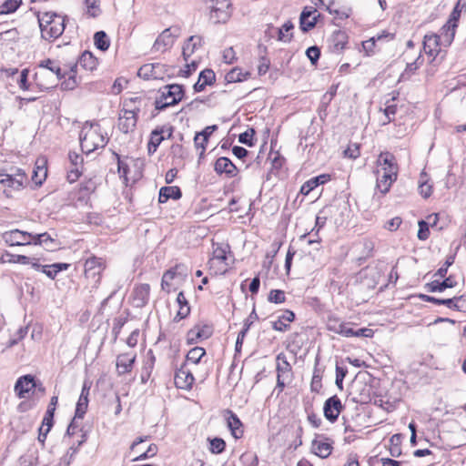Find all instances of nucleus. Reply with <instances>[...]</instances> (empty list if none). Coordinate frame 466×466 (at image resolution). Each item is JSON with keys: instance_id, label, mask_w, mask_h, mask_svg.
Listing matches in <instances>:
<instances>
[{"instance_id": "2eb2a0df", "label": "nucleus", "mask_w": 466, "mask_h": 466, "mask_svg": "<svg viewBox=\"0 0 466 466\" xmlns=\"http://www.w3.org/2000/svg\"><path fill=\"white\" fill-rule=\"evenodd\" d=\"M137 114L132 110L123 108L118 118V128L121 132L127 134L134 130L137 122Z\"/></svg>"}, {"instance_id": "b1692460", "label": "nucleus", "mask_w": 466, "mask_h": 466, "mask_svg": "<svg viewBox=\"0 0 466 466\" xmlns=\"http://www.w3.org/2000/svg\"><path fill=\"white\" fill-rule=\"evenodd\" d=\"M203 39L200 35H191L185 42L182 48V55L185 61L194 54V52L202 46Z\"/></svg>"}, {"instance_id": "c9c22d12", "label": "nucleus", "mask_w": 466, "mask_h": 466, "mask_svg": "<svg viewBox=\"0 0 466 466\" xmlns=\"http://www.w3.org/2000/svg\"><path fill=\"white\" fill-rule=\"evenodd\" d=\"M250 76L249 72H244L239 67H234L225 76V80L228 83L242 82Z\"/></svg>"}, {"instance_id": "473e14b6", "label": "nucleus", "mask_w": 466, "mask_h": 466, "mask_svg": "<svg viewBox=\"0 0 466 466\" xmlns=\"http://www.w3.org/2000/svg\"><path fill=\"white\" fill-rule=\"evenodd\" d=\"M155 361H156V357H155L153 351L150 350L147 353V359L144 361V365L142 368V372H141L142 382H147L148 380V379L150 378V375L154 369Z\"/></svg>"}, {"instance_id": "4be33fe9", "label": "nucleus", "mask_w": 466, "mask_h": 466, "mask_svg": "<svg viewBox=\"0 0 466 466\" xmlns=\"http://www.w3.org/2000/svg\"><path fill=\"white\" fill-rule=\"evenodd\" d=\"M330 179L331 176L329 174H321L319 176L311 177L301 186L299 192L302 195L307 196L317 187H319V185H324Z\"/></svg>"}, {"instance_id": "cd10ccee", "label": "nucleus", "mask_w": 466, "mask_h": 466, "mask_svg": "<svg viewBox=\"0 0 466 466\" xmlns=\"http://www.w3.org/2000/svg\"><path fill=\"white\" fill-rule=\"evenodd\" d=\"M277 377L291 379V365L287 360L286 355L281 352L278 354L277 358Z\"/></svg>"}, {"instance_id": "13d9d810", "label": "nucleus", "mask_w": 466, "mask_h": 466, "mask_svg": "<svg viewBox=\"0 0 466 466\" xmlns=\"http://www.w3.org/2000/svg\"><path fill=\"white\" fill-rule=\"evenodd\" d=\"M342 324L343 321H340L338 318L329 317L327 321V328L329 331L339 334Z\"/></svg>"}, {"instance_id": "9d476101", "label": "nucleus", "mask_w": 466, "mask_h": 466, "mask_svg": "<svg viewBox=\"0 0 466 466\" xmlns=\"http://www.w3.org/2000/svg\"><path fill=\"white\" fill-rule=\"evenodd\" d=\"M444 34L445 33H442L441 35H439L431 33L424 35L423 50L427 55L436 57L441 51V43L444 46H448L444 41Z\"/></svg>"}, {"instance_id": "680f3d73", "label": "nucleus", "mask_w": 466, "mask_h": 466, "mask_svg": "<svg viewBox=\"0 0 466 466\" xmlns=\"http://www.w3.org/2000/svg\"><path fill=\"white\" fill-rule=\"evenodd\" d=\"M5 256L8 257L7 261L10 263H19V264L27 265L30 263V260H31V258L29 257H26L25 255H15V254L6 253Z\"/></svg>"}, {"instance_id": "338daca9", "label": "nucleus", "mask_w": 466, "mask_h": 466, "mask_svg": "<svg viewBox=\"0 0 466 466\" xmlns=\"http://www.w3.org/2000/svg\"><path fill=\"white\" fill-rule=\"evenodd\" d=\"M157 452V446L154 443L150 444L147 450L137 456L134 461H143L155 456Z\"/></svg>"}, {"instance_id": "2f4dec72", "label": "nucleus", "mask_w": 466, "mask_h": 466, "mask_svg": "<svg viewBox=\"0 0 466 466\" xmlns=\"http://www.w3.org/2000/svg\"><path fill=\"white\" fill-rule=\"evenodd\" d=\"M104 267L101 258L91 257L85 262V273L86 276L95 277L96 275H100Z\"/></svg>"}, {"instance_id": "5701e85b", "label": "nucleus", "mask_w": 466, "mask_h": 466, "mask_svg": "<svg viewBox=\"0 0 466 466\" xmlns=\"http://www.w3.org/2000/svg\"><path fill=\"white\" fill-rule=\"evenodd\" d=\"M216 79V75L212 69H204L198 76V80L193 86L195 92H201L207 86H211Z\"/></svg>"}, {"instance_id": "a878e982", "label": "nucleus", "mask_w": 466, "mask_h": 466, "mask_svg": "<svg viewBox=\"0 0 466 466\" xmlns=\"http://www.w3.org/2000/svg\"><path fill=\"white\" fill-rule=\"evenodd\" d=\"M165 128L166 127L163 126L158 127L151 131L150 138L147 143V151L149 155L154 154L157 151L159 145L162 143V141L166 138L163 135L165 132Z\"/></svg>"}, {"instance_id": "9b49d317", "label": "nucleus", "mask_w": 466, "mask_h": 466, "mask_svg": "<svg viewBox=\"0 0 466 466\" xmlns=\"http://www.w3.org/2000/svg\"><path fill=\"white\" fill-rule=\"evenodd\" d=\"M342 409L343 405L339 398L337 395H334L327 399L324 402L323 413L329 421L335 422L338 420V417Z\"/></svg>"}, {"instance_id": "1a4fd4ad", "label": "nucleus", "mask_w": 466, "mask_h": 466, "mask_svg": "<svg viewBox=\"0 0 466 466\" xmlns=\"http://www.w3.org/2000/svg\"><path fill=\"white\" fill-rule=\"evenodd\" d=\"M320 17V14L318 13L317 9L313 6H306L302 10L299 16V28L302 32L306 33L313 29L318 19Z\"/></svg>"}, {"instance_id": "4c0bfd02", "label": "nucleus", "mask_w": 466, "mask_h": 466, "mask_svg": "<svg viewBox=\"0 0 466 466\" xmlns=\"http://www.w3.org/2000/svg\"><path fill=\"white\" fill-rule=\"evenodd\" d=\"M39 67L48 69L50 72L54 73L56 76L57 80H60L65 76V75L62 74V69L59 65L52 59L47 58L42 60L39 63Z\"/></svg>"}, {"instance_id": "7c9ffc66", "label": "nucleus", "mask_w": 466, "mask_h": 466, "mask_svg": "<svg viewBox=\"0 0 466 466\" xmlns=\"http://www.w3.org/2000/svg\"><path fill=\"white\" fill-rule=\"evenodd\" d=\"M457 282L451 276L445 278L441 282L438 280L431 281L426 285V289L430 292H442L446 289L454 288Z\"/></svg>"}, {"instance_id": "423d86ee", "label": "nucleus", "mask_w": 466, "mask_h": 466, "mask_svg": "<svg viewBox=\"0 0 466 466\" xmlns=\"http://www.w3.org/2000/svg\"><path fill=\"white\" fill-rule=\"evenodd\" d=\"M179 35L178 27H168L162 31L157 37L152 46L153 52L164 53L170 49Z\"/></svg>"}, {"instance_id": "72a5a7b5", "label": "nucleus", "mask_w": 466, "mask_h": 466, "mask_svg": "<svg viewBox=\"0 0 466 466\" xmlns=\"http://www.w3.org/2000/svg\"><path fill=\"white\" fill-rule=\"evenodd\" d=\"M347 39L348 36L344 32H334L330 38L332 51L337 53L342 51L347 44Z\"/></svg>"}, {"instance_id": "603ef678", "label": "nucleus", "mask_w": 466, "mask_h": 466, "mask_svg": "<svg viewBox=\"0 0 466 466\" xmlns=\"http://www.w3.org/2000/svg\"><path fill=\"white\" fill-rule=\"evenodd\" d=\"M420 298L425 302H431V303H434L437 305H445L449 309H451V307H452L451 299H437L435 297L429 296V295H420Z\"/></svg>"}, {"instance_id": "bf43d9fd", "label": "nucleus", "mask_w": 466, "mask_h": 466, "mask_svg": "<svg viewBox=\"0 0 466 466\" xmlns=\"http://www.w3.org/2000/svg\"><path fill=\"white\" fill-rule=\"evenodd\" d=\"M452 300V309L458 311H466V296L454 297Z\"/></svg>"}, {"instance_id": "37998d69", "label": "nucleus", "mask_w": 466, "mask_h": 466, "mask_svg": "<svg viewBox=\"0 0 466 466\" xmlns=\"http://www.w3.org/2000/svg\"><path fill=\"white\" fill-rule=\"evenodd\" d=\"M205 354V349L201 347H195L187 352L186 356V361H190L194 364H198Z\"/></svg>"}, {"instance_id": "a211bd4d", "label": "nucleus", "mask_w": 466, "mask_h": 466, "mask_svg": "<svg viewBox=\"0 0 466 466\" xmlns=\"http://www.w3.org/2000/svg\"><path fill=\"white\" fill-rule=\"evenodd\" d=\"M164 67L165 66L159 63L146 64L139 68L137 75L139 77L146 80L150 78H162L164 74Z\"/></svg>"}, {"instance_id": "4d7b16f0", "label": "nucleus", "mask_w": 466, "mask_h": 466, "mask_svg": "<svg viewBox=\"0 0 466 466\" xmlns=\"http://www.w3.org/2000/svg\"><path fill=\"white\" fill-rule=\"evenodd\" d=\"M306 55L312 65H316L320 56V50L317 46H312L306 50Z\"/></svg>"}, {"instance_id": "0eeeda50", "label": "nucleus", "mask_w": 466, "mask_h": 466, "mask_svg": "<svg viewBox=\"0 0 466 466\" xmlns=\"http://www.w3.org/2000/svg\"><path fill=\"white\" fill-rule=\"evenodd\" d=\"M230 3L229 0H216L215 5H210V20L214 24L226 23L230 15Z\"/></svg>"}, {"instance_id": "f704fd0d", "label": "nucleus", "mask_w": 466, "mask_h": 466, "mask_svg": "<svg viewBox=\"0 0 466 466\" xmlns=\"http://www.w3.org/2000/svg\"><path fill=\"white\" fill-rule=\"evenodd\" d=\"M97 60L89 51H85L79 57L76 66H79L86 70L92 71L96 67Z\"/></svg>"}, {"instance_id": "393cba45", "label": "nucleus", "mask_w": 466, "mask_h": 466, "mask_svg": "<svg viewBox=\"0 0 466 466\" xmlns=\"http://www.w3.org/2000/svg\"><path fill=\"white\" fill-rule=\"evenodd\" d=\"M228 417L227 418L228 427L235 439H240L243 436L242 422L239 418L230 410H227Z\"/></svg>"}, {"instance_id": "e2e57ef3", "label": "nucleus", "mask_w": 466, "mask_h": 466, "mask_svg": "<svg viewBox=\"0 0 466 466\" xmlns=\"http://www.w3.org/2000/svg\"><path fill=\"white\" fill-rule=\"evenodd\" d=\"M454 260H455L454 256H449L446 258L444 264L437 270V272L435 273V276H439L440 278H445L449 267H451L454 263Z\"/></svg>"}, {"instance_id": "f3484780", "label": "nucleus", "mask_w": 466, "mask_h": 466, "mask_svg": "<svg viewBox=\"0 0 466 466\" xmlns=\"http://www.w3.org/2000/svg\"><path fill=\"white\" fill-rule=\"evenodd\" d=\"M187 275V268L183 265V264H179V265H176L174 268L168 269L167 272H165V274L163 275L162 277V280H161V287H162V289H167L169 285H170V281L176 278H177L178 279L182 280L184 279Z\"/></svg>"}, {"instance_id": "39448f33", "label": "nucleus", "mask_w": 466, "mask_h": 466, "mask_svg": "<svg viewBox=\"0 0 466 466\" xmlns=\"http://www.w3.org/2000/svg\"><path fill=\"white\" fill-rule=\"evenodd\" d=\"M26 180V175L22 169H17L15 174L0 172V183L8 187L4 190L6 197H11V189L21 190Z\"/></svg>"}, {"instance_id": "052dcab7", "label": "nucleus", "mask_w": 466, "mask_h": 466, "mask_svg": "<svg viewBox=\"0 0 466 466\" xmlns=\"http://www.w3.org/2000/svg\"><path fill=\"white\" fill-rule=\"evenodd\" d=\"M97 0H85L87 8V13L92 17H96L100 14V9L97 5Z\"/></svg>"}, {"instance_id": "de8ad7c7", "label": "nucleus", "mask_w": 466, "mask_h": 466, "mask_svg": "<svg viewBox=\"0 0 466 466\" xmlns=\"http://www.w3.org/2000/svg\"><path fill=\"white\" fill-rule=\"evenodd\" d=\"M22 0H5L0 5V13L1 14H9L17 10L19 5H21Z\"/></svg>"}, {"instance_id": "dca6fc26", "label": "nucleus", "mask_w": 466, "mask_h": 466, "mask_svg": "<svg viewBox=\"0 0 466 466\" xmlns=\"http://www.w3.org/2000/svg\"><path fill=\"white\" fill-rule=\"evenodd\" d=\"M214 170L217 174H225L226 177L229 178L235 177L238 173L237 167L228 157H220L216 160Z\"/></svg>"}, {"instance_id": "6e6552de", "label": "nucleus", "mask_w": 466, "mask_h": 466, "mask_svg": "<svg viewBox=\"0 0 466 466\" xmlns=\"http://www.w3.org/2000/svg\"><path fill=\"white\" fill-rule=\"evenodd\" d=\"M2 238L9 246H26L33 244V234L19 229L6 231L3 233Z\"/></svg>"}, {"instance_id": "69168bd1", "label": "nucleus", "mask_w": 466, "mask_h": 466, "mask_svg": "<svg viewBox=\"0 0 466 466\" xmlns=\"http://www.w3.org/2000/svg\"><path fill=\"white\" fill-rule=\"evenodd\" d=\"M397 112V106L395 104H390V101L387 102V106L384 108V115L387 117V121L383 124H387L391 122L394 119V116Z\"/></svg>"}, {"instance_id": "c756f323", "label": "nucleus", "mask_w": 466, "mask_h": 466, "mask_svg": "<svg viewBox=\"0 0 466 466\" xmlns=\"http://www.w3.org/2000/svg\"><path fill=\"white\" fill-rule=\"evenodd\" d=\"M312 450L317 456L325 459L330 455L332 445L327 440L317 439L312 441Z\"/></svg>"}, {"instance_id": "ddd939ff", "label": "nucleus", "mask_w": 466, "mask_h": 466, "mask_svg": "<svg viewBox=\"0 0 466 466\" xmlns=\"http://www.w3.org/2000/svg\"><path fill=\"white\" fill-rule=\"evenodd\" d=\"M462 0H459L457 5H455L453 11L451 14L450 19L448 21V25H445L442 27V30L445 31L444 34V41L447 45H451L453 41L454 35H455V28L457 27V21L459 20L461 9L460 5L461 4Z\"/></svg>"}, {"instance_id": "f257e3e1", "label": "nucleus", "mask_w": 466, "mask_h": 466, "mask_svg": "<svg viewBox=\"0 0 466 466\" xmlns=\"http://www.w3.org/2000/svg\"><path fill=\"white\" fill-rule=\"evenodd\" d=\"M377 165L376 187L382 194H386L398 177V163L394 155L387 151L379 155Z\"/></svg>"}, {"instance_id": "09e8293b", "label": "nucleus", "mask_w": 466, "mask_h": 466, "mask_svg": "<svg viewBox=\"0 0 466 466\" xmlns=\"http://www.w3.org/2000/svg\"><path fill=\"white\" fill-rule=\"evenodd\" d=\"M34 245H46L47 248H52L50 244L54 243V239L47 232L33 235Z\"/></svg>"}, {"instance_id": "c03bdc74", "label": "nucleus", "mask_w": 466, "mask_h": 466, "mask_svg": "<svg viewBox=\"0 0 466 466\" xmlns=\"http://www.w3.org/2000/svg\"><path fill=\"white\" fill-rule=\"evenodd\" d=\"M46 175L47 170L44 165L36 166V167L33 171L32 180L35 182V185L41 186L43 182L46 180Z\"/></svg>"}, {"instance_id": "f03ea898", "label": "nucleus", "mask_w": 466, "mask_h": 466, "mask_svg": "<svg viewBox=\"0 0 466 466\" xmlns=\"http://www.w3.org/2000/svg\"><path fill=\"white\" fill-rule=\"evenodd\" d=\"M80 147L83 153L88 155L98 148H103L107 138L102 133L98 124L86 122L79 134Z\"/></svg>"}, {"instance_id": "a18cd8bd", "label": "nucleus", "mask_w": 466, "mask_h": 466, "mask_svg": "<svg viewBox=\"0 0 466 466\" xmlns=\"http://www.w3.org/2000/svg\"><path fill=\"white\" fill-rule=\"evenodd\" d=\"M210 447L209 451L213 454H220L226 449V441L218 437L209 440Z\"/></svg>"}, {"instance_id": "ea45409f", "label": "nucleus", "mask_w": 466, "mask_h": 466, "mask_svg": "<svg viewBox=\"0 0 466 466\" xmlns=\"http://www.w3.org/2000/svg\"><path fill=\"white\" fill-rule=\"evenodd\" d=\"M294 28V25L291 21H287L283 25L278 29V39L279 41L289 43L291 41L293 35L292 33L288 34Z\"/></svg>"}, {"instance_id": "f8f14e48", "label": "nucleus", "mask_w": 466, "mask_h": 466, "mask_svg": "<svg viewBox=\"0 0 466 466\" xmlns=\"http://www.w3.org/2000/svg\"><path fill=\"white\" fill-rule=\"evenodd\" d=\"M195 378L190 370L186 369V362L175 372L174 382L177 389L190 390Z\"/></svg>"}, {"instance_id": "20e7f679", "label": "nucleus", "mask_w": 466, "mask_h": 466, "mask_svg": "<svg viewBox=\"0 0 466 466\" xmlns=\"http://www.w3.org/2000/svg\"><path fill=\"white\" fill-rule=\"evenodd\" d=\"M160 95L156 98L155 107L157 110H164L168 106L177 105L184 96L182 85H167L160 89Z\"/></svg>"}, {"instance_id": "e433bc0d", "label": "nucleus", "mask_w": 466, "mask_h": 466, "mask_svg": "<svg viewBox=\"0 0 466 466\" xmlns=\"http://www.w3.org/2000/svg\"><path fill=\"white\" fill-rule=\"evenodd\" d=\"M70 267L67 263H54L52 265H45L43 267V273L48 278L54 279L57 273L63 270H66Z\"/></svg>"}, {"instance_id": "7ed1b4c3", "label": "nucleus", "mask_w": 466, "mask_h": 466, "mask_svg": "<svg viewBox=\"0 0 466 466\" xmlns=\"http://www.w3.org/2000/svg\"><path fill=\"white\" fill-rule=\"evenodd\" d=\"M41 36L45 40L58 38L65 31V17L53 12L38 16Z\"/></svg>"}, {"instance_id": "774afa93", "label": "nucleus", "mask_w": 466, "mask_h": 466, "mask_svg": "<svg viewBox=\"0 0 466 466\" xmlns=\"http://www.w3.org/2000/svg\"><path fill=\"white\" fill-rule=\"evenodd\" d=\"M419 189H420V195L424 198H429L432 193V187L427 181L420 180V185H419Z\"/></svg>"}, {"instance_id": "412c9836", "label": "nucleus", "mask_w": 466, "mask_h": 466, "mask_svg": "<svg viewBox=\"0 0 466 466\" xmlns=\"http://www.w3.org/2000/svg\"><path fill=\"white\" fill-rule=\"evenodd\" d=\"M150 286L147 283L140 284L135 287L132 298L133 303L137 308L144 307L149 299Z\"/></svg>"}, {"instance_id": "0e129e2a", "label": "nucleus", "mask_w": 466, "mask_h": 466, "mask_svg": "<svg viewBox=\"0 0 466 466\" xmlns=\"http://www.w3.org/2000/svg\"><path fill=\"white\" fill-rule=\"evenodd\" d=\"M418 238L420 240H426L430 236L429 224L424 221H419Z\"/></svg>"}, {"instance_id": "5fc2aeb1", "label": "nucleus", "mask_w": 466, "mask_h": 466, "mask_svg": "<svg viewBox=\"0 0 466 466\" xmlns=\"http://www.w3.org/2000/svg\"><path fill=\"white\" fill-rule=\"evenodd\" d=\"M254 135H255V130L253 128H249L238 136V141L241 144L247 145L248 147H252L254 144L253 143Z\"/></svg>"}, {"instance_id": "3c124183", "label": "nucleus", "mask_w": 466, "mask_h": 466, "mask_svg": "<svg viewBox=\"0 0 466 466\" xmlns=\"http://www.w3.org/2000/svg\"><path fill=\"white\" fill-rule=\"evenodd\" d=\"M218 129L217 125H212L205 127L201 132L197 133L194 138L195 146L198 148V139L199 137H202L204 142H208V137L212 135L214 131Z\"/></svg>"}, {"instance_id": "c85d7f7f", "label": "nucleus", "mask_w": 466, "mask_h": 466, "mask_svg": "<svg viewBox=\"0 0 466 466\" xmlns=\"http://www.w3.org/2000/svg\"><path fill=\"white\" fill-rule=\"evenodd\" d=\"M295 319V313L291 310H285L284 313L272 322V329L277 331H286L289 325L286 322H292Z\"/></svg>"}, {"instance_id": "bb28decb", "label": "nucleus", "mask_w": 466, "mask_h": 466, "mask_svg": "<svg viewBox=\"0 0 466 466\" xmlns=\"http://www.w3.org/2000/svg\"><path fill=\"white\" fill-rule=\"evenodd\" d=\"M182 197L181 189L177 186L162 187L159 190L158 202L166 203L168 199L177 200Z\"/></svg>"}, {"instance_id": "6e6d98bb", "label": "nucleus", "mask_w": 466, "mask_h": 466, "mask_svg": "<svg viewBox=\"0 0 466 466\" xmlns=\"http://www.w3.org/2000/svg\"><path fill=\"white\" fill-rule=\"evenodd\" d=\"M347 373H348V370L346 367H341V366H339L338 364L336 365L335 383L339 390L343 389V380L346 377Z\"/></svg>"}, {"instance_id": "4468645a", "label": "nucleus", "mask_w": 466, "mask_h": 466, "mask_svg": "<svg viewBox=\"0 0 466 466\" xmlns=\"http://www.w3.org/2000/svg\"><path fill=\"white\" fill-rule=\"evenodd\" d=\"M37 384L33 375L27 374L18 378L15 384V392L18 398L24 399L26 394L29 393L33 389L36 388Z\"/></svg>"}, {"instance_id": "6ab92c4d", "label": "nucleus", "mask_w": 466, "mask_h": 466, "mask_svg": "<svg viewBox=\"0 0 466 466\" xmlns=\"http://www.w3.org/2000/svg\"><path fill=\"white\" fill-rule=\"evenodd\" d=\"M212 328L208 325H196L192 328L187 336V340L188 344H195L199 339H208L212 335Z\"/></svg>"}, {"instance_id": "a19ab883", "label": "nucleus", "mask_w": 466, "mask_h": 466, "mask_svg": "<svg viewBox=\"0 0 466 466\" xmlns=\"http://www.w3.org/2000/svg\"><path fill=\"white\" fill-rule=\"evenodd\" d=\"M228 246L223 247V246H218L213 250V257L210 259V263H214L216 260L224 262L226 266H228V253H230L228 249Z\"/></svg>"}, {"instance_id": "58836bf2", "label": "nucleus", "mask_w": 466, "mask_h": 466, "mask_svg": "<svg viewBox=\"0 0 466 466\" xmlns=\"http://www.w3.org/2000/svg\"><path fill=\"white\" fill-rule=\"evenodd\" d=\"M94 43L97 49L106 51L110 46V40L104 31H98L94 35Z\"/></svg>"}, {"instance_id": "49530a36", "label": "nucleus", "mask_w": 466, "mask_h": 466, "mask_svg": "<svg viewBox=\"0 0 466 466\" xmlns=\"http://www.w3.org/2000/svg\"><path fill=\"white\" fill-rule=\"evenodd\" d=\"M141 102H142L141 96H132V97L127 98L124 101V108L126 110H132V112H135V113H139Z\"/></svg>"}, {"instance_id": "8fccbe9b", "label": "nucleus", "mask_w": 466, "mask_h": 466, "mask_svg": "<svg viewBox=\"0 0 466 466\" xmlns=\"http://www.w3.org/2000/svg\"><path fill=\"white\" fill-rule=\"evenodd\" d=\"M88 398H84L83 397H79L77 402H76V411H75V415L76 418H79L80 420H82L87 410V407H88Z\"/></svg>"}, {"instance_id": "79ce46f5", "label": "nucleus", "mask_w": 466, "mask_h": 466, "mask_svg": "<svg viewBox=\"0 0 466 466\" xmlns=\"http://www.w3.org/2000/svg\"><path fill=\"white\" fill-rule=\"evenodd\" d=\"M319 360L316 359L315 368L313 371V376L310 383V390L313 392H319L322 387L321 379H322V371L318 368Z\"/></svg>"}, {"instance_id": "864d4df0", "label": "nucleus", "mask_w": 466, "mask_h": 466, "mask_svg": "<svg viewBox=\"0 0 466 466\" xmlns=\"http://www.w3.org/2000/svg\"><path fill=\"white\" fill-rule=\"evenodd\" d=\"M268 299L275 304L283 303L286 300L285 292L280 289H272L268 294Z\"/></svg>"}, {"instance_id": "aec40b11", "label": "nucleus", "mask_w": 466, "mask_h": 466, "mask_svg": "<svg viewBox=\"0 0 466 466\" xmlns=\"http://www.w3.org/2000/svg\"><path fill=\"white\" fill-rule=\"evenodd\" d=\"M137 355L134 353H122L116 357V370L118 375L131 372Z\"/></svg>"}]
</instances>
